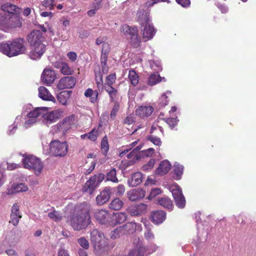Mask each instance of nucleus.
Here are the masks:
<instances>
[{
	"label": "nucleus",
	"instance_id": "obj_1",
	"mask_svg": "<svg viewBox=\"0 0 256 256\" xmlns=\"http://www.w3.org/2000/svg\"><path fill=\"white\" fill-rule=\"evenodd\" d=\"M90 206L86 202L76 205L72 214L68 218V222L74 230L86 228L90 223Z\"/></svg>",
	"mask_w": 256,
	"mask_h": 256
},
{
	"label": "nucleus",
	"instance_id": "obj_2",
	"mask_svg": "<svg viewBox=\"0 0 256 256\" xmlns=\"http://www.w3.org/2000/svg\"><path fill=\"white\" fill-rule=\"evenodd\" d=\"M45 38L38 30H34L27 36V41L30 46L29 57L34 60L40 58L46 50L44 43Z\"/></svg>",
	"mask_w": 256,
	"mask_h": 256
},
{
	"label": "nucleus",
	"instance_id": "obj_3",
	"mask_svg": "<svg viewBox=\"0 0 256 256\" xmlns=\"http://www.w3.org/2000/svg\"><path fill=\"white\" fill-rule=\"evenodd\" d=\"M24 43V40L21 38L8 40L5 44H0V52L9 57L24 54L26 50Z\"/></svg>",
	"mask_w": 256,
	"mask_h": 256
},
{
	"label": "nucleus",
	"instance_id": "obj_4",
	"mask_svg": "<svg viewBox=\"0 0 256 256\" xmlns=\"http://www.w3.org/2000/svg\"><path fill=\"white\" fill-rule=\"evenodd\" d=\"M44 108L36 107L33 108L31 104L26 106L25 121L23 124L24 128H28L32 127L42 118V115H44Z\"/></svg>",
	"mask_w": 256,
	"mask_h": 256
},
{
	"label": "nucleus",
	"instance_id": "obj_5",
	"mask_svg": "<svg viewBox=\"0 0 256 256\" xmlns=\"http://www.w3.org/2000/svg\"><path fill=\"white\" fill-rule=\"evenodd\" d=\"M43 146L45 154H51L55 156H64L68 152V146L66 142H60L58 140L52 141L48 146Z\"/></svg>",
	"mask_w": 256,
	"mask_h": 256
},
{
	"label": "nucleus",
	"instance_id": "obj_6",
	"mask_svg": "<svg viewBox=\"0 0 256 256\" xmlns=\"http://www.w3.org/2000/svg\"><path fill=\"white\" fill-rule=\"evenodd\" d=\"M140 24L144 27L142 30V37L144 41L152 39L156 34V30L150 22V18L144 11H139L137 13Z\"/></svg>",
	"mask_w": 256,
	"mask_h": 256
},
{
	"label": "nucleus",
	"instance_id": "obj_7",
	"mask_svg": "<svg viewBox=\"0 0 256 256\" xmlns=\"http://www.w3.org/2000/svg\"><path fill=\"white\" fill-rule=\"evenodd\" d=\"M24 166L25 168L32 170L36 176H39L44 168L41 160L33 156H28L22 160Z\"/></svg>",
	"mask_w": 256,
	"mask_h": 256
},
{
	"label": "nucleus",
	"instance_id": "obj_8",
	"mask_svg": "<svg viewBox=\"0 0 256 256\" xmlns=\"http://www.w3.org/2000/svg\"><path fill=\"white\" fill-rule=\"evenodd\" d=\"M0 24L7 28H16L20 27L22 22L16 15L2 14L0 15Z\"/></svg>",
	"mask_w": 256,
	"mask_h": 256
},
{
	"label": "nucleus",
	"instance_id": "obj_9",
	"mask_svg": "<svg viewBox=\"0 0 256 256\" xmlns=\"http://www.w3.org/2000/svg\"><path fill=\"white\" fill-rule=\"evenodd\" d=\"M104 175L102 173L94 175L91 177L85 183L83 188L82 192H88L91 194L93 193L95 189L98 186L99 184L104 180Z\"/></svg>",
	"mask_w": 256,
	"mask_h": 256
},
{
	"label": "nucleus",
	"instance_id": "obj_10",
	"mask_svg": "<svg viewBox=\"0 0 256 256\" xmlns=\"http://www.w3.org/2000/svg\"><path fill=\"white\" fill-rule=\"evenodd\" d=\"M122 31L130 39V42L134 46H138L140 43V38L138 36V30L136 27L131 28L128 25H124Z\"/></svg>",
	"mask_w": 256,
	"mask_h": 256
},
{
	"label": "nucleus",
	"instance_id": "obj_11",
	"mask_svg": "<svg viewBox=\"0 0 256 256\" xmlns=\"http://www.w3.org/2000/svg\"><path fill=\"white\" fill-rule=\"evenodd\" d=\"M96 221L100 224L106 226H111L112 214L106 210H98L94 214Z\"/></svg>",
	"mask_w": 256,
	"mask_h": 256
},
{
	"label": "nucleus",
	"instance_id": "obj_12",
	"mask_svg": "<svg viewBox=\"0 0 256 256\" xmlns=\"http://www.w3.org/2000/svg\"><path fill=\"white\" fill-rule=\"evenodd\" d=\"M62 112L59 110L48 112V108L44 107L42 116V122L48 126L58 120L62 116Z\"/></svg>",
	"mask_w": 256,
	"mask_h": 256
},
{
	"label": "nucleus",
	"instance_id": "obj_13",
	"mask_svg": "<svg viewBox=\"0 0 256 256\" xmlns=\"http://www.w3.org/2000/svg\"><path fill=\"white\" fill-rule=\"evenodd\" d=\"M104 238V234L96 229L91 232L90 242L96 251L100 250L103 248Z\"/></svg>",
	"mask_w": 256,
	"mask_h": 256
},
{
	"label": "nucleus",
	"instance_id": "obj_14",
	"mask_svg": "<svg viewBox=\"0 0 256 256\" xmlns=\"http://www.w3.org/2000/svg\"><path fill=\"white\" fill-rule=\"evenodd\" d=\"M170 191L176 206L180 208H184L186 205V200L180 186L176 185L171 188Z\"/></svg>",
	"mask_w": 256,
	"mask_h": 256
},
{
	"label": "nucleus",
	"instance_id": "obj_15",
	"mask_svg": "<svg viewBox=\"0 0 256 256\" xmlns=\"http://www.w3.org/2000/svg\"><path fill=\"white\" fill-rule=\"evenodd\" d=\"M74 115L68 116L55 126L54 128H56L57 131L62 132L64 134L71 128L72 125L74 124Z\"/></svg>",
	"mask_w": 256,
	"mask_h": 256
},
{
	"label": "nucleus",
	"instance_id": "obj_16",
	"mask_svg": "<svg viewBox=\"0 0 256 256\" xmlns=\"http://www.w3.org/2000/svg\"><path fill=\"white\" fill-rule=\"evenodd\" d=\"M76 80L74 76H64L62 78L57 84L58 90L72 88L76 84Z\"/></svg>",
	"mask_w": 256,
	"mask_h": 256
},
{
	"label": "nucleus",
	"instance_id": "obj_17",
	"mask_svg": "<svg viewBox=\"0 0 256 256\" xmlns=\"http://www.w3.org/2000/svg\"><path fill=\"white\" fill-rule=\"evenodd\" d=\"M41 77L42 82L44 84L50 85L54 82L56 78V75L55 72L52 69L46 68L44 69Z\"/></svg>",
	"mask_w": 256,
	"mask_h": 256
},
{
	"label": "nucleus",
	"instance_id": "obj_18",
	"mask_svg": "<svg viewBox=\"0 0 256 256\" xmlns=\"http://www.w3.org/2000/svg\"><path fill=\"white\" fill-rule=\"evenodd\" d=\"M112 190V188L110 187L105 188L96 198L97 204L101 206L106 202L110 197Z\"/></svg>",
	"mask_w": 256,
	"mask_h": 256
},
{
	"label": "nucleus",
	"instance_id": "obj_19",
	"mask_svg": "<svg viewBox=\"0 0 256 256\" xmlns=\"http://www.w3.org/2000/svg\"><path fill=\"white\" fill-rule=\"evenodd\" d=\"M19 209V206L17 204H14L12 207L10 220V222L14 226L18 224L20 220L22 218V216L20 213Z\"/></svg>",
	"mask_w": 256,
	"mask_h": 256
},
{
	"label": "nucleus",
	"instance_id": "obj_20",
	"mask_svg": "<svg viewBox=\"0 0 256 256\" xmlns=\"http://www.w3.org/2000/svg\"><path fill=\"white\" fill-rule=\"evenodd\" d=\"M128 199L131 201H136L140 200L145 196V191L142 188H134L127 193Z\"/></svg>",
	"mask_w": 256,
	"mask_h": 256
},
{
	"label": "nucleus",
	"instance_id": "obj_21",
	"mask_svg": "<svg viewBox=\"0 0 256 256\" xmlns=\"http://www.w3.org/2000/svg\"><path fill=\"white\" fill-rule=\"evenodd\" d=\"M146 205L144 204L132 206L127 209L128 214L132 216H136L145 212Z\"/></svg>",
	"mask_w": 256,
	"mask_h": 256
},
{
	"label": "nucleus",
	"instance_id": "obj_22",
	"mask_svg": "<svg viewBox=\"0 0 256 256\" xmlns=\"http://www.w3.org/2000/svg\"><path fill=\"white\" fill-rule=\"evenodd\" d=\"M111 226L124 222L127 220V214L124 212H119L112 214Z\"/></svg>",
	"mask_w": 256,
	"mask_h": 256
},
{
	"label": "nucleus",
	"instance_id": "obj_23",
	"mask_svg": "<svg viewBox=\"0 0 256 256\" xmlns=\"http://www.w3.org/2000/svg\"><path fill=\"white\" fill-rule=\"evenodd\" d=\"M2 10L6 12L4 14H19L21 10L16 6L10 2H6L2 6Z\"/></svg>",
	"mask_w": 256,
	"mask_h": 256
},
{
	"label": "nucleus",
	"instance_id": "obj_24",
	"mask_svg": "<svg viewBox=\"0 0 256 256\" xmlns=\"http://www.w3.org/2000/svg\"><path fill=\"white\" fill-rule=\"evenodd\" d=\"M152 222L155 224L162 223L166 218V214L163 210H157L152 212L151 215Z\"/></svg>",
	"mask_w": 256,
	"mask_h": 256
},
{
	"label": "nucleus",
	"instance_id": "obj_25",
	"mask_svg": "<svg viewBox=\"0 0 256 256\" xmlns=\"http://www.w3.org/2000/svg\"><path fill=\"white\" fill-rule=\"evenodd\" d=\"M153 110L151 106H141L136 110V114L141 118L147 117L152 114Z\"/></svg>",
	"mask_w": 256,
	"mask_h": 256
},
{
	"label": "nucleus",
	"instance_id": "obj_26",
	"mask_svg": "<svg viewBox=\"0 0 256 256\" xmlns=\"http://www.w3.org/2000/svg\"><path fill=\"white\" fill-rule=\"evenodd\" d=\"M38 96L44 100L55 101V98L51 94L48 90L44 86H40L38 88Z\"/></svg>",
	"mask_w": 256,
	"mask_h": 256
},
{
	"label": "nucleus",
	"instance_id": "obj_27",
	"mask_svg": "<svg viewBox=\"0 0 256 256\" xmlns=\"http://www.w3.org/2000/svg\"><path fill=\"white\" fill-rule=\"evenodd\" d=\"M171 168V164L167 160L162 162L156 170V174L159 175H164L166 174Z\"/></svg>",
	"mask_w": 256,
	"mask_h": 256
},
{
	"label": "nucleus",
	"instance_id": "obj_28",
	"mask_svg": "<svg viewBox=\"0 0 256 256\" xmlns=\"http://www.w3.org/2000/svg\"><path fill=\"white\" fill-rule=\"evenodd\" d=\"M142 180V174L140 172L134 173L130 180H128L129 186L134 187L140 184Z\"/></svg>",
	"mask_w": 256,
	"mask_h": 256
},
{
	"label": "nucleus",
	"instance_id": "obj_29",
	"mask_svg": "<svg viewBox=\"0 0 256 256\" xmlns=\"http://www.w3.org/2000/svg\"><path fill=\"white\" fill-rule=\"evenodd\" d=\"M28 190L27 186L23 183H20L14 185L10 190H8V194H12L14 192H26Z\"/></svg>",
	"mask_w": 256,
	"mask_h": 256
},
{
	"label": "nucleus",
	"instance_id": "obj_30",
	"mask_svg": "<svg viewBox=\"0 0 256 256\" xmlns=\"http://www.w3.org/2000/svg\"><path fill=\"white\" fill-rule=\"evenodd\" d=\"M162 80L164 82L166 81L164 77L161 78L160 74L157 73H154L149 76L148 79V84L150 86H154Z\"/></svg>",
	"mask_w": 256,
	"mask_h": 256
},
{
	"label": "nucleus",
	"instance_id": "obj_31",
	"mask_svg": "<svg viewBox=\"0 0 256 256\" xmlns=\"http://www.w3.org/2000/svg\"><path fill=\"white\" fill-rule=\"evenodd\" d=\"M84 96L90 98V100L92 103H95L98 100V92L96 90H93L91 88L87 89L84 92Z\"/></svg>",
	"mask_w": 256,
	"mask_h": 256
},
{
	"label": "nucleus",
	"instance_id": "obj_32",
	"mask_svg": "<svg viewBox=\"0 0 256 256\" xmlns=\"http://www.w3.org/2000/svg\"><path fill=\"white\" fill-rule=\"evenodd\" d=\"M71 91H63L57 95V99L58 102L63 105H66L67 100L69 98Z\"/></svg>",
	"mask_w": 256,
	"mask_h": 256
},
{
	"label": "nucleus",
	"instance_id": "obj_33",
	"mask_svg": "<svg viewBox=\"0 0 256 256\" xmlns=\"http://www.w3.org/2000/svg\"><path fill=\"white\" fill-rule=\"evenodd\" d=\"M158 204L170 210H172L173 208L172 200L168 198H158Z\"/></svg>",
	"mask_w": 256,
	"mask_h": 256
},
{
	"label": "nucleus",
	"instance_id": "obj_34",
	"mask_svg": "<svg viewBox=\"0 0 256 256\" xmlns=\"http://www.w3.org/2000/svg\"><path fill=\"white\" fill-rule=\"evenodd\" d=\"M123 204V202L119 198H115L109 204V208L111 210H118L122 208Z\"/></svg>",
	"mask_w": 256,
	"mask_h": 256
},
{
	"label": "nucleus",
	"instance_id": "obj_35",
	"mask_svg": "<svg viewBox=\"0 0 256 256\" xmlns=\"http://www.w3.org/2000/svg\"><path fill=\"white\" fill-rule=\"evenodd\" d=\"M60 72L64 75H71L74 72V70L66 62H62Z\"/></svg>",
	"mask_w": 256,
	"mask_h": 256
},
{
	"label": "nucleus",
	"instance_id": "obj_36",
	"mask_svg": "<svg viewBox=\"0 0 256 256\" xmlns=\"http://www.w3.org/2000/svg\"><path fill=\"white\" fill-rule=\"evenodd\" d=\"M128 78L134 86H136L138 84L139 80L138 76L134 70H129Z\"/></svg>",
	"mask_w": 256,
	"mask_h": 256
},
{
	"label": "nucleus",
	"instance_id": "obj_37",
	"mask_svg": "<svg viewBox=\"0 0 256 256\" xmlns=\"http://www.w3.org/2000/svg\"><path fill=\"white\" fill-rule=\"evenodd\" d=\"M104 90L108 94L111 101H114L118 94L117 90L112 86H104Z\"/></svg>",
	"mask_w": 256,
	"mask_h": 256
},
{
	"label": "nucleus",
	"instance_id": "obj_38",
	"mask_svg": "<svg viewBox=\"0 0 256 256\" xmlns=\"http://www.w3.org/2000/svg\"><path fill=\"white\" fill-rule=\"evenodd\" d=\"M122 227V230L126 231V232L130 234L134 232L136 229V224L135 222H127Z\"/></svg>",
	"mask_w": 256,
	"mask_h": 256
},
{
	"label": "nucleus",
	"instance_id": "obj_39",
	"mask_svg": "<svg viewBox=\"0 0 256 256\" xmlns=\"http://www.w3.org/2000/svg\"><path fill=\"white\" fill-rule=\"evenodd\" d=\"M183 169L184 167L182 165H180L178 162H175L174 170L176 174V180H180V176L183 173Z\"/></svg>",
	"mask_w": 256,
	"mask_h": 256
},
{
	"label": "nucleus",
	"instance_id": "obj_40",
	"mask_svg": "<svg viewBox=\"0 0 256 256\" xmlns=\"http://www.w3.org/2000/svg\"><path fill=\"white\" fill-rule=\"evenodd\" d=\"M116 170L115 168L111 170L106 174V180H110L113 182L118 183V180L116 176Z\"/></svg>",
	"mask_w": 256,
	"mask_h": 256
},
{
	"label": "nucleus",
	"instance_id": "obj_41",
	"mask_svg": "<svg viewBox=\"0 0 256 256\" xmlns=\"http://www.w3.org/2000/svg\"><path fill=\"white\" fill-rule=\"evenodd\" d=\"M48 216L55 222H58L62 220V215L58 211L54 210L48 214Z\"/></svg>",
	"mask_w": 256,
	"mask_h": 256
},
{
	"label": "nucleus",
	"instance_id": "obj_42",
	"mask_svg": "<svg viewBox=\"0 0 256 256\" xmlns=\"http://www.w3.org/2000/svg\"><path fill=\"white\" fill-rule=\"evenodd\" d=\"M144 238L148 242H152L154 240V235L151 230L148 227L146 228V230L144 232Z\"/></svg>",
	"mask_w": 256,
	"mask_h": 256
},
{
	"label": "nucleus",
	"instance_id": "obj_43",
	"mask_svg": "<svg viewBox=\"0 0 256 256\" xmlns=\"http://www.w3.org/2000/svg\"><path fill=\"white\" fill-rule=\"evenodd\" d=\"M150 66L152 70L156 72V73L162 70V66L160 61L153 60L150 62Z\"/></svg>",
	"mask_w": 256,
	"mask_h": 256
},
{
	"label": "nucleus",
	"instance_id": "obj_44",
	"mask_svg": "<svg viewBox=\"0 0 256 256\" xmlns=\"http://www.w3.org/2000/svg\"><path fill=\"white\" fill-rule=\"evenodd\" d=\"M101 148L102 150V153L104 154H106L109 149V145L106 136H104L102 140Z\"/></svg>",
	"mask_w": 256,
	"mask_h": 256
},
{
	"label": "nucleus",
	"instance_id": "obj_45",
	"mask_svg": "<svg viewBox=\"0 0 256 256\" xmlns=\"http://www.w3.org/2000/svg\"><path fill=\"white\" fill-rule=\"evenodd\" d=\"M98 130L93 128L90 132L87 134L88 138L92 141H95L98 136Z\"/></svg>",
	"mask_w": 256,
	"mask_h": 256
},
{
	"label": "nucleus",
	"instance_id": "obj_46",
	"mask_svg": "<svg viewBox=\"0 0 256 256\" xmlns=\"http://www.w3.org/2000/svg\"><path fill=\"white\" fill-rule=\"evenodd\" d=\"M78 242L80 246H82L83 248L87 250L89 248V242L88 240L84 237H82L78 239Z\"/></svg>",
	"mask_w": 256,
	"mask_h": 256
},
{
	"label": "nucleus",
	"instance_id": "obj_47",
	"mask_svg": "<svg viewBox=\"0 0 256 256\" xmlns=\"http://www.w3.org/2000/svg\"><path fill=\"white\" fill-rule=\"evenodd\" d=\"M116 79L115 74H112L108 76L106 80V83L104 86H112L114 82Z\"/></svg>",
	"mask_w": 256,
	"mask_h": 256
},
{
	"label": "nucleus",
	"instance_id": "obj_48",
	"mask_svg": "<svg viewBox=\"0 0 256 256\" xmlns=\"http://www.w3.org/2000/svg\"><path fill=\"white\" fill-rule=\"evenodd\" d=\"M156 161L154 159H150L149 162L142 166L144 171H148L152 170L155 164Z\"/></svg>",
	"mask_w": 256,
	"mask_h": 256
},
{
	"label": "nucleus",
	"instance_id": "obj_49",
	"mask_svg": "<svg viewBox=\"0 0 256 256\" xmlns=\"http://www.w3.org/2000/svg\"><path fill=\"white\" fill-rule=\"evenodd\" d=\"M100 60L101 64L102 67V70L104 72L106 73L108 72V68L106 66L107 62V55L102 54Z\"/></svg>",
	"mask_w": 256,
	"mask_h": 256
},
{
	"label": "nucleus",
	"instance_id": "obj_50",
	"mask_svg": "<svg viewBox=\"0 0 256 256\" xmlns=\"http://www.w3.org/2000/svg\"><path fill=\"white\" fill-rule=\"evenodd\" d=\"M120 105L118 102H115L114 104V106L111 110L110 112V118L114 119L116 116L117 112L119 110Z\"/></svg>",
	"mask_w": 256,
	"mask_h": 256
},
{
	"label": "nucleus",
	"instance_id": "obj_51",
	"mask_svg": "<svg viewBox=\"0 0 256 256\" xmlns=\"http://www.w3.org/2000/svg\"><path fill=\"white\" fill-rule=\"evenodd\" d=\"M141 147L138 146L132 150L127 155L128 158H135L138 156V152L140 150Z\"/></svg>",
	"mask_w": 256,
	"mask_h": 256
},
{
	"label": "nucleus",
	"instance_id": "obj_52",
	"mask_svg": "<svg viewBox=\"0 0 256 256\" xmlns=\"http://www.w3.org/2000/svg\"><path fill=\"white\" fill-rule=\"evenodd\" d=\"M178 120L177 118H168L166 119V122L171 128H173L178 124Z\"/></svg>",
	"mask_w": 256,
	"mask_h": 256
},
{
	"label": "nucleus",
	"instance_id": "obj_53",
	"mask_svg": "<svg viewBox=\"0 0 256 256\" xmlns=\"http://www.w3.org/2000/svg\"><path fill=\"white\" fill-rule=\"evenodd\" d=\"M161 192H162V190L160 188H154L151 190L150 193L148 196V198L152 199V198H154L157 195L161 194Z\"/></svg>",
	"mask_w": 256,
	"mask_h": 256
},
{
	"label": "nucleus",
	"instance_id": "obj_54",
	"mask_svg": "<svg viewBox=\"0 0 256 256\" xmlns=\"http://www.w3.org/2000/svg\"><path fill=\"white\" fill-rule=\"evenodd\" d=\"M122 230V227L120 226L116 228L114 230H113L110 234V237L112 238L115 239L116 238L120 236V234Z\"/></svg>",
	"mask_w": 256,
	"mask_h": 256
},
{
	"label": "nucleus",
	"instance_id": "obj_55",
	"mask_svg": "<svg viewBox=\"0 0 256 256\" xmlns=\"http://www.w3.org/2000/svg\"><path fill=\"white\" fill-rule=\"evenodd\" d=\"M6 238L10 241L11 244H14L18 240L17 237L15 236L13 232H10L9 234H8Z\"/></svg>",
	"mask_w": 256,
	"mask_h": 256
},
{
	"label": "nucleus",
	"instance_id": "obj_56",
	"mask_svg": "<svg viewBox=\"0 0 256 256\" xmlns=\"http://www.w3.org/2000/svg\"><path fill=\"white\" fill-rule=\"evenodd\" d=\"M66 56L71 62H74L78 58L77 54L74 52H68Z\"/></svg>",
	"mask_w": 256,
	"mask_h": 256
},
{
	"label": "nucleus",
	"instance_id": "obj_57",
	"mask_svg": "<svg viewBox=\"0 0 256 256\" xmlns=\"http://www.w3.org/2000/svg\"><path fill=\"white\" fill-rule=\"evenodd\" d=\"M110 51V46L108 43L104 42L102 44V54H106L108 53Z\"/></svg>",
	"mask_w": 256,
	"mask_h": 256
},
{
	"label": "nucleus",
	"instance_id": "obj_58",
	"mask_svg": "<svg viewBox=\"0 0 256 256\" xmlns=\"http://www.w3.org/2000/svg\"><path fill=\"white\" fill-rule=\"evenodd\" d=\"M54 0H44L43 2V6L52 10L54 7Z\"/></svg>",
	"mask_w": 256,
	"mask_h": 256
},
{
	"label": "nucleus",
	"instance_id": "obj_59",
	"mask_svg": "<svg viewBox=\"0 0 256 256\" xmlns=\"http://www.w3.org/2000/svg\"><path fill=\"white\" fill-rule=\"evenodd\" d=\"M149 140L156 146H160L162 143L160 138L156 136H150L149 138Z\"/></svg>",
	"mask_w": 256,
	"mask_h": 256
},
{
	"label": "nucleus",
	"instance_id": "obj_60",
	"mask_svg": "<svg viewBox=\"0 0 256 256\" xmlns=\"http://www.w3.org/2000/svg\"><path fill=\"white\" fill-rule=\"evenodd\" d=\"M116 194L118 196H122L125 192V187L123 184H119L116 188Z\"/></svg>",
	"mask_w": 256,
	"mask_h": 256
},
{
	"label": "nucleus",
	"instance_id": "obj_61",
	"mask_svg": "<svg viewBox=\"0 0 256 256\" xmlns=\"http://www.w3.org/2000/svg\"><path fill=\"white\" fill-rule=\"evenodd\" d=\"M176 2L182 7H188L190 5V0H176Z\"/></svg>",
	"mask_w": 256,
	"mask_h": 256
},
{
	"label": "nucleus",
	"instance_id": "obj_62",
	"mask_svg": "<svg viewBox=\"0 0 256 256\" xmlns=\"http://www.w3.org/2000/svg\"><path fill=\"white\" fill-rule=\"evenodd\" d=\"M134 122H135V118L132 115H130V116H128L124 119V124H131Z\"/></svg>",
	"mask_w": 256,
	"mask_h": 256
},
{
	"label": "nucleus",
	"instance_id": "obj_63",
	"mask_svg": "<svg viewBox=\"0 0 256 256\" xmlns=\"http://www.w3.org/2000/svg\"><path fill=\"white\" fill-rule=\"evenodd\" d=\"M96 84L98 88L100 90H102L104 88V84L102 76H100L99 78H96Z\"/></svg>",
	"mask_w": 256,
	"mask_h": 256
},
{
	"label": "nucleus",
	"instance_id": "obj_64",
	"mask_svg": "<svg viewBox=\"0 0 256 256\" xmlns=\"http://www.w3.org/2000/svg\"><path fill=\"white\" fill-rule=\"evenodd\" d=\"M102 0H94L92 4V8L98 10L100 7V4Z\"/></svg>",
	"mask_w": 256,
	"mask_h": 256
}]
</instances>
